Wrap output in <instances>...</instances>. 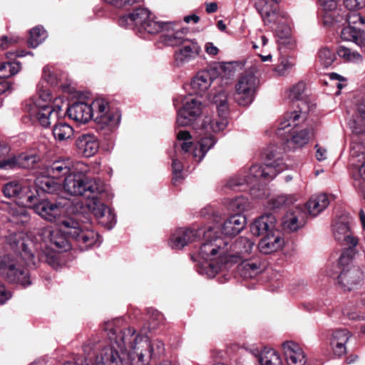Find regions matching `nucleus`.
<instances>
[{"label":"nucleus","instance_id":"obj_52","mask_svg":"<svg viewBox=\"0 0 365 365\" xmlns=\"http://www.w3.org/2000/svg\"><path fill=\"white\" fill-rule=\"evenodd\" d=\"M242 274L245 277H253L260 272L259 264L257 262H243Z\"/></svg>","mask_w":365,"mask_h":365},{"label":"nucleus","instance_id":"obj_2","mask_svg":"<svg viewBox=\"0 0 365 365\" xmlns=\"http://www.w3.org/2000/svg\"><path fill=\"white\" fill-rule=\"evenodd\" d=\"M115 321L112 320L105 322L103 325L104 331L110 335V344L103 345L97 344L94 345L91 343L84 346V351L88 355L91 354L93 349H98V353L96 355L94 365H131L133 358L131 355L125 351L124 347L116 336L117 330L115 329Z\"/></svg>","mask_w":365,"mask_h":365},{"label":"nucleus","instance_id":"obj_26","mask_svg":"<svg viewBox=\"0 0 365 365\" xmlns=\"http://www.w3.org/2000/svg\"><path fill=\"white\" fill-rule=\"evenodd\" d=\"M276 223L277 219L273 214H265L255 220L250 230L255 235L264 236L266 234L278 232L276 230Z\"/></svg>","mask_w":365,"mask_h":365},{"label":"nucleus","instance_id":"obj_11","mask_svg":"<svg viewBox=\"0 0 365 365\" xmlns=\"http://www.w3.org/2000/svg\"><path fill=\"white\" fill-rule=\"evenodd\" d=\"M213 102L217 110V117L205 116L202 121V129L206 132H220L227 125V94L221 91L213 97Z\"/></svg>","mask_w":365,"mask_h":365},{"label":"nucleus","instance_id":"obj_37","mask_svg":"<svg viewBox=\"0 0 365 365\" xmlns=\"http://www.w3.org/2000/svg\"><path fill=\"white\" fill-rule=\"evenodd\" d=\"M52 133L57 141L63 142L73 138L74 130L68 123L61 121L53 125Z\"/></svg>","mask_w":365,"mask_h":365},{"label":"nucleus","instance_id":"obj_28","mask_svg":"<svg viewBox=\"0 0 365 365\" xmlns=\"http://www.w3.org/2000/svg\"><path fill=\"white\" fill-rule=\"evenodd\" d=\"M70 118L80 123L88 122L93 116L91 105L84 102H76L67 109Z\"/></svg>","mask_w":365,"mask_h":365},{"label":"nucleus","instance_id":"obj_39","mask_svg":"<svg viewBox=\"0 0 365 365\" xmlns=\"http://www.w3.org/2000/svg\"><path fill=\"white\" fill-rule=\"evenodd\" d=\"M163 32L165 33L160 36V40L165 46H175L185 43L187 40L182 38L181 32H174L172 23L169 31H163Z\"/></svg>","mask_w":365,"mask_h":365},{"label":"nucleus","instance_id":"obj_36","mask_svg":"<svg viewBox=\"0 0 365 365\" xmlns=\"http://www.w3.org/2000/svg\"><path fill=\"white\" fill-rule=\"evenodd\" d=\"M302 215L300 210L288 212L283 217L282 225L284 230L294 232L304 225L303 220H299Z\"/></svg>","mask_w":365,"mask_h":365},{"label":"nucleus","instance_id":"obj_43","mask_svg":"<svg viewBox=\"0 0 365 365\" xmlns=\"http://www.w3.org/2000/svg\"><path fill=\"white\" fill-rule=\"evenodd\" d=\"M47 37L46 31L41 26L33 28L29 32L28 44L31 48L37 47Z\"/></svg>","mask_w":365,"mask_h":365},{"label":"nucleus","instance_id":"obj_30","mask_svg":"<svg viewBox=\"0 0 365 365\" xmlns=\"http://www.w3.org/2000/svg\"><path fill=\"white\" fill-rule=\"evenodd\" d=\"M332 231L336 240L351 247L356 246L358 241L352 236L347 222L343 220L334 222Z\"/></svg>","mask_w":365,"mask_h":365},{"label":"nucleus","instance_id":"obj_38","mask_svg":"<svg viewBox=\"0 0 365 365\" xmlns=\"http://www.w3.org/2000/svg\"><path fill=\"white\" fill-rule=\"evenodd\" d=\"M257 354L259 365H283L281 356L274 349H264L259 354L257 350Z\"/></svg>","mask_w":365,"mask_h":365},{"label":"nucleus","instance_id":"obj_27","mask_svg":"<svg viewBox=\"0 0 365 365\" xmlns=\"http://www.w3.org/2000/svg\"><path fill=\"white\" fill-rule=\"evenodd\" d=\"M20 69L21 66L19 62L7 61L0 63V95L11 91V84L5 78L16 74ZM2 100L0 98V106Z\"/></svg>","mask_w":365,"mask_h":365},{"label":"nucleus","instance_id":"obj_17","mask_svg":"<svg viewBox=\"0 0 365 365\" xmlns=\"http://www.w3.org/2000/svg\"><path fill=\"white\" fill-rule=\"evenodd\" d=\"M253 175L250 173V170L246 175L243 176H234L230 178L227 183L226 187L232 190H242L245 187H250V195L255 197H261L264 193L260 187L265 184L264 181L257 178L253 180Z\"/></svg>","mask_w":365,"mask_h":365},{"label":"nucleus","instance_id":"obj_35","mask_svg":"<svg viewBox=\"0 0 365 365\" xmlns=\"http://www.w3.org/2000/svg\"><path fill=\"white\" fill-rule=\"evenodd\" d=\"M329 200L324 193L312 195L307 202L306 207L308 213L315 217L323 212L329 205Z\"/></svg>","mask_w":365,"mask_h":365},{"label":"nucleus","instance_id":"obj_48","mask_svg":"<svg viewBox=\"0 0 365 365\" xmlns=\"http://www.w3.org/2000/svg\"><path fill=\"white\" fill-rule=\"evenodd\" d=\"M318 58L324 67H328L335 60V53L327 47L322 48L318 52Z\"/></svg>","mask_w":365,"mask_h":365},{"label":"nucleus","instance_id":"obj_18","mask_svg":"<svg viewBox=\"0 0 365 365\" xmlns=\"http://www.w3.org/2000/svg\"><path fill=\"white\" fill-rule=\"evenodd\" d=\"M254 245L255 242L245 237H240L232 243L228 241V251L225 254L226 264L245 260L253 250Z\"/></svg>","mask_w":365,"mask_h":365},{"label":"nucleus","instance_id":"obj_63","mask_svg":"<svg viewBox=\"0 0 365 365\" xmlns=\"http://www.w3.org/2000/svg\"><path fill=\"white\" fill-rule=\"evenodd\" d=\"M344 4L349 10L360 9L365 6V0H344Z\"/></svg>","mask_w":365,"mask_h":365},{"label":"nucleus","instance_id":"obj_10","mask_svg":"<svg viewBox=\"0 0 365 365\" xmlns=\"http://www.w3.org/2000/svg\"><path fill=\"white\" fill-rule=\"evenodd\" d=\"M234 71L230 63H221L213 67L199 71L192 78L190 86L193 92L202 95L217 77L230 78L234 76Z\"/></svg>","mask_w":365,"mask_h":365},{"label":"nucleus","instance_id":"obj_25","mask_svg":"<svg viewBox=\"0 0 365 365\" xmlns=\"http://www.w3.org/2000/svg\"><path fill=\"white\" fill-rule=\"evenodd\" d=\"M282 348L287 365H305L307 356L302 348L294 341H286Z\"/></svg>","mask_w":365,"mask_h":365},{"label":"nucleus","instance_id":"obj_12","mask_svg":"<svg viewBox=\"0 0 365 365\" xmlns=\"http://www.w3.org/2000/svg\"><path fill=\"white\" fill-rule=\"evenodd\" d=\"M259 79L252 73L246 72L235 85V99L242 106H247L254 100Z\"/></svg>","mask_w":365,"mask_h":365},{"label":"nucleus","instance_id":"obj_64","mask_svg":"<svg viewBox=\"0 0 365 365\" xmlns=\"http://www.w3.org/2000/svg\"><path fill=\"white\" fill-rule=\"evenodd\" d=\"M18 42V38H9L6 36H0V49H6Z\"/></svg>","mask_w":365,"mask_h":365},{"label":"nucleus","instance_id":"obj_53","mask_svg":"<svg viewBox=\"0 0 365 365\" xmlns=\"http://www.w3.org/2000/svg\"><path fill=\"white\" fill-rule=\"evenodd\" d=\"M292 203L286 195H279L272 198L269 201L268 207L271 210L282 207L283 205H289Z\"/></svg>","mask_w":365,"mask_h":365},{"label":"nucleus","instance_id":"obj_58","mask_svg":"<svg viewBox=\"0 0 365 365\" xmlns=\"http://www.w3.org/2000/svg\"><path fill=\"white\" fill-rule=\"evenodd\" d=\"M16 168H19L17 155H14L0 161V169L9 170Z\"/></svg>","mask_w":365,"mask_h":365},{"label":"nucleus","instance_id":"obj_44","mask_svg":"<svg viewBox=\"0 0 365 365\" xmlns=\"http://www.w3.org/2000/svg\"><path fill=\"white\" fill-rule=\"evenodd\" d=\"M295 61L291 56H280L279 62L274 67V71L278 76L287 74L294 66Z\"/></svg>","mask_w":365,"mask_h":365},{"label":"nucleus","instance_id":"obj_47","mask_svg":"<svg viewBox=\"0 0 365 365\" xmlns=\"http://www.w3.org/2000/svg\"><path fill=\"white\" fill-rule=\"evenodd\" d=\"M248 205L247 199L245 197L240 195L232 200L228 202L227 207L229 210L240 214L243 212Z\"/></svg>","mask_w":365,"mask_h":365},{"label":"nucleus","instance_id":"obj_32","mask_svg":"<svg viewBox=\"0 0 365 365\" xmlns=\"http://www.w3.org/2000/svg\"><path fill=\"white\" fill-rule=\"evenodd\" d=\"M350 337L351 333L347 329H336L333 331L330 344L335 355L340 357L346 354V344Z\"/></svg>","mask_w":365,"mask_h":365},{"label":"nucleus","instance_id":"obj_29","mask_svg":"<svg viewBox=\"0 0 365 365\" xmlns=\"http://www.w3.org/2000/svg\"><path fill=\"white\" fill-rule=\"evenodd\" d=\"M215 133V131L206 132L202 129V125L199 128V135L201 136L199 141L200 148H195L192 153L196 162L200 163L206 153L216 143L217 140L212 135V133Z\"/></svg>","mask_w":365,"mask_h":365},{"label":"nucleus","instance_id":"obj_61","mask_svg":"<svg viewBox=\"0 0 365 365\" xmlns=\"http://www.w3.org/2000/svg\"><path fill=\"white\" fill-rule=\"evenodd\" d=\"M349 128L351 129L352 133L356 135L361 136V140L365 138V125H359L355 120H351L349 123Z\"/></svg>","mask_w":365,"mask_h":365},{"label":"nucleus","instance_id":"obj_15","mask_svg":"<svg viewBox=\"0 0 365 365\" xmlns=\"http://www.w3.org/2000/svg\"><path fill=\"white\" fill-rule=\"evenodd\" d=\"M348 26L341 31V38L345 41L355 43L361 48L365 49V22L359 15H353L348 19Z\"/></svg>","mask_w":365,"mask_h":365},{"label":"nucleus","instance_id":"obj_56","mask_svg":"<svg viewBox=\"0 0 365 365\" xmlns=\"http://www.w3.org/2000/svg\"><path fill=\"white\" fill-rule=\"evenodd\" d=\"M99 223L108 230H110L115 224V216L110 208H108L105 215L100 218Z\"/></svg>","mask_w":365,"mask_h":365},{"label":"nucleus","instance_id":"obj_55","mask_svg":"<svg viewBox=\"0 0 365 365\" xmlns=\"http://www.w3.org/2000/svg\"><path fill=\"white\" fill-rule=\"evenodd\" d=\"M192 136L187 130H180L177 133V139L178 140H184L185 142L181 145L182 150L185 153L188 152L192 146V143L187 140H191Z\"/></svg>","mask_w":365,"mask_h":365},{"label":"nucleus","instance_id":"obj_34","mask_svg":"<svg viewBox=\"0 0 365 365\" xmlns=\"http://www.w3.org/2000/svg\"><path fill=\"white\" fill-rule=\"evenodd\" d=\"M245 225V217L240 214H235L224 222L221 227L222 232L225 236H235L244 229Z\"/></svg>","mask_w":365,"mask_h":365},{"label":"nucleus","instance_id":"obj_31","mask_svg":"<svg viewBox=\"0 0 365 365\" xmlns=\"http://www.w3.org/2000/svg\"><path fill=\"white\" fill-rule=\"evenodd\" d=\"M284 244V239L279 232L266 234L258 243V249L261 253L269 255L279 250Z\"/></svg>","mask_w":365,"mask_h":365},{"label":"nucleus","instance_id":"obj_46","mask_svg":"<svg viewBox=\"0 0 365 365\" xmlns=\"http://www.w3.org/2000/svg\"><path fill=\"white\" fill-rule=\"evenodd\" d=\"M52 177H44L36 180V185L41 190L47 193H55L60 190L61 184L56 182Z\"/></svg>","mask_w":365,"mask_h":365},{"label":"nucleus","instance_id":"obj_23","mask_svg":"<svg viewBox=\"0 0 365 365\" xmlns=\"http://www.w3.org/2000/svg\"><path fill=\"white\" fill-rule=\"evenodd\" d=\"M365 277L364 271L358 266L348 267L344 269L339 274V282L348 290L354 289Z\"/></svg>","mask_w":365,"mask_h":365},{"label":"nucleus","instance_id":"obj_54","mask_svg":"<svg viewBox=\"0 0 365 365\" xmlns=\"http://www.w3.org/2000/svg\"><path fill=\"white\" fill-rule=\"evenodd\" d=\"M172 168H173V183L176 185L182 179V170L183 168V166L179 160L177 159L173 160L172 163Z\"/></svg>","mask_w":365,"mask_h":365},{"label":"nucleus","instance_id":"obj_8","mask_svg":"<svg viewBox=\"0 0 365 365\" xmlns=\"http://www.w3.org/2000/svg\"><path fill=\"white\" fill-rule=\"evenodd\" d=\"M267 162L264 165H254L250 168L253 180L262 178L264 182L272 180L277 173L285 170L283 163V150L277 145H270L265 153Z\"/></svg>","mask_w":365,"mask_h":365},{"label":"nucleus","instance_id":"obj_42","mask_svg":"<svg viewBox=\"0 0 365 365\" xmlns=\"http://www.w3.org/2000/svg\"><path fill=\"white\" fill-rule=\"evenodd\" d=\"M277 42L279 47L284 46L292 49L295 46V41L290 37V29L287 26L278 27L276 29Z\"/></svg>","mask_w":365,"mask_h":365},{"label":"nucleus","instance_id":"obj_3","mask_svg":"<svg viewBox=\"0 0 365 365\" xmlns=\"http://www.w3.org/2000/svg\"><path fill=\"white\" fill-rule=\"evenodd\" d=\"M117 336L133 360L136 356L141 365L148 364L152 357L164 351L162 341L156 339L151 341L146 336L136 335L135 331L130 327L121 331Z\"/></svg>","mask_w":365,"mask_h":365},{"label":"nucleus","instance_id":"obj_59","mask_svg":"<svg viewBox=\"0 0 365 365\" xmlns=\"http://www.w3.org/2000/svg\"><path fill=\"white\" fill-rule=\"evenodd\" d=\"M261 16L266 25L274 23L277 19V14L274 11L268 10L267 8L262 9Z\"/></svg>","mask_w":365,"mask_h":365},{"label":"nucleus","instance_id":"obj_57","mask_svg":"<svg viewBox=\"0 0 365 365\" xmlns=\"http://www.w3.org/2000/svg\"><path fill=\"white\" fill-rule=\"evenodd\" d=\"M305 83L300 82L294 85L289 91V97L292 100H299L305 91Z\"/></svg>","mask_w":365,"mask_h":365},{"label":"nucleus","instance_id":"obj_5","mask_svg":"<svg viewBox=\"0 0 365 365\" xmlns=\"http://www.w3.org/2000/svg\"><path fill=\"white\" fill-rule=\"evenodd\" d=\"M215 231L213 227H208L206 230L202 229L204 242L202 243L199 255L201 258L208 261L218 259L217 265L208 264L204 265L200 272L206 274L208 277H214L220 270V265L226 264L225 259L228 251V241L224 238L215 236Z\"/></svg>","mask_w":365,"mask_h":365},{"label":"nucleus","instance_id":"obj_33","mask_svg":"<svg viewBox=\"0 0 365 365\" xmlns=\"http://www.w3.org/2000/svg\"><path fill=\"white\" fill-rule=\"evenodd\" d=\"M7 242L11 247L16 252H23L26 256L32 255L29 249L32 242L26 233L23 232L11 233L7 237Z\"/></svg>","mask_w":365,"mask_h":365},{"label":"nucleus","instance_id":"obj_62","mask_svg":"<svg viewBox=\"0 0 365 365\" xmlns=\"http://www.w3.org/2000/svg\"><path fill=\"white\" fill-rule=\"evenodd\" d=\"M43 79L46 81L47 84H56L57 83V78L54 73L48 66L43 68Z\"/></svg>","mask_w":365,"mask_h":365},{"label":"nucleus","instance_id":"obj_24","mask_svg":"<svg viewBox=\"0 0 365 365\" xmlns=\"http://www.w3.org/2000/svg\"><path fill=\"white\" fill-rule=\"evenodd\" d=\"M75 144L78 153L86 158L93 156L99 149L98 139L93 134L79 135Z\"/></svg>","mask_w":365,"mask_h":365},{"label":"nucleus","instance_id":"obj_4","mask_svg":"<svg viewBox=\"0 0 365 365\" xmlns=\"http://www.w3.org/2000/svg\"><path fill=\"white\" fill-rule=\"evenodd\" d=\"M52 96L47 86H37V97L31 99L28 111L32 120L38 122L42 127H48L52 121L57 120L61 110L62 101Z\"/></svg>","mask_w":365,"mask_h":365},{"label":"nucleus","instance_id":"obj_40","mask_svg":"<svg viewBox=\"0 0 365 365\" xmlns=\"http://www.w3.org/2000/svg\"><path fill=\"white\" fill-rule=\"evenodd\" d=\"M19 168H33L41 160V155L35 150H30L17 155Z\"/></svg>","mask_w":365,"mask_h":365},{"label":"nucleus","instance_id":"obj_14","mask_svg":"<svg viewBox=\"0 0 365 365\" xmlns=\"http://www.w3.org/2000/svg\"><path fill=\"white\" fill-rule=\"evenodd\" d=\"M0 274L4 275L11 282L20 284L24 287L31 284L26 269L16 264L9 256L0 252Z\"/></svg>","mask_w":365,"mask_h":365},{"label":"nucleus","instance_id":"obj_9","mask_svg":"<svg viewBox=\"0 0 365 365\" xmlns=\"http://www.w3.org/2000/svg\"><path fill=\"white\" fill-rule=\"evenodd\" d=\"M87 172L88 170L83 172L78 170L67 175L63 181L65 191L73 196L83 195L87 192L92 195L103 192V185L101 181L88 180L86 176Z\"/></svg>","mask_w":365,"mask_h":365},{"label":"nucleus","instance_id":"obj_41","mask_svg":"<svg viewBox=\"0 0 365 365\" xmlns=\"http://www.w3.org/2000/svg\"><path fill=\"white\" fill-rule=\"evenodd\" d=\"M89 201L87 207L90 212H91L95 217L99 220L102 218L108 210V207L101 202L99 198L93 195L92 197L88 196Z\"/></svg>","mask_w":365,"mask_h":365},{"label":"nucleus","instance_id":"obj_20","mask_svg":"<svg viewBox=\"0 0 365 365\" xmlns=\"http://www.w3.org/2000/svg\"><path fill=\"white\" fill-rule=\"evenodd\" d=\"M202 233V228L197 230L190 228H179L170 237L169 246L172 249L180 250L194 242Z\"/></svg>","mask_w":365,"mask_h":365},{"label":"nucleus","instance_id":"obj_60","mask_svg":"<svg viewBox=\"0 0 365 365\" xmlns=\"http://www.w3.org/2000/svg\"><path fill=\"white\" fill-rule=\"evenodd\" d=\"M359 179H355L354 185L359 187L361 190H364L365 187V160L359 167L358 169Z\"/></svg>","mask_w":365,"mask_h":365},{"label":"nucleus","instance_id":"obj_50","mask_svg":"<svg viewBox=\"0 0 365 365\" xmlns=\"http://www.w3.org/2000/svg\"><path fill=\"white\" fill-rule=\"evenodd\" d=\"M91 108H93V116L96 115H103V114H107V112L113 111V109H110L108 105V103L104 99H96L93 101L91 104Z\"/></svg>","mask_w":365,"mask_h":365},{"label":"nucleus","instance_id":"obj_51","mask_svg":"<svg viewBox=\"0 0 365 365\" xmlns=\"http://www.w3.org/2000/svg\"><path fill=\"white\" fill-rule=\"evenodd\" d=\"M22 187L16 181L6 183L3 188V192L6 197H19L21 195Z\"/></svg>","mask_w":365,"mask_h":365},{"label":"nucleus","instance_id":"obj_13","mask_svg":"<svg viewBox=\"0 0 365 365\" xmlns=\"http://www.w3.org/2000/svg\"><path fill=\"white\" fill-rule=\"evenodd\" d=\"M26 197V205L32 208L36 214L48 221H54L61 214L62 207L59 203L46 199L39 200L33 193L27 194Z\"/></svg>","mask_w":365,"mask_h":365},{"label":"nucleus","instance_id":"obj_1","mask_svg":"<svg viewBox=\"0 0 365 365\" xmlns=\"http://www.w3.org/2000/svg\"><path fill=\"white\" fill-rule=\"evenodd\" d=\"M45 240L50 242L52 249L66 252L71 248L73 241L81 250H87L100 245L99 235L89 225L79 222L73 218H67L60 223V228L51 227L42 229Z\"/></svg>","mask_w":365,"mask_h":365},{"label":"nucleus","instance_id":"obj_7","mask_svg":"<svg viewBox=\"0 0 365 365\" xmlns=\"http://www.w3.org/2000/svg\"><path fill=\"white\" fill-rule=\"evenodd\" d=\"M121 27L135 31L142 38L146 34H157L163 31H169L171 22L158 21L145 8H138L128 14L122 16L118 20Z\"/></svg>","mask_w":365,"mask_h":365},{"label":"nucleus","instance_id":"obj_21","mask_svg":"<svg viewBox=\"0 0 365 365\" xmlns=\"http://www.w3.org/2000/svg\"><path fill=\"white\" fill-rule=\"evenodd\" d=\"M201 48L195 41L186 40L182 46L175 52V63L183 66L194 60L200 53Z\"/></svg>","mask_w":365,"mask_h":365},{"label":"nucleus","instance_id":"obj_45","mask_svg":"<svg viewBox=\"0 0 365 365\" xmlns=\"http://www.w3.org/2000/svg\"><path fill=\"white\" fill-rule=\"evenodd\" d=\"M336 53L339 57L346 62L360 63L363 60L359 52L344 46H339Z\"/></svg>","mask_w":365,"mask_h":365},{"label":"nucleus","instance_id":"obj_19","mask_svg":"<svg viewBox=\"0 0 365 365\" xmlns=\"http://www.w3.org/2000/svg\"><path fill=\"white\" fill-rule=\"evenodd\" d=\"M202 103L196 98H185L182 107L178 110L176 123L178 126L190 125L202 113Z\"/></svg>","mask_w":365,"mask_h":365},{"label":"nucleus","instance_id":"obj_16","mask_svg":"<svg viewBox=\"0 0 365 365\" xmlns=\"http://www.w3.org/2000/svg\"><path fill=\"white\" fill-rule=\"evenodd\" d=\"M88 165L82 162L74 163L70 158H61L51 162L46 166L47 174L53 178L66 177L73 172L86 171Z\"/></svg>","mask_w":365,"mask_h":365},{"label":"nucleus","instance_id":"obj_22","mask_svg":"<svg viewBox=\"0 0 365 365\" xmlns=\"http://www.w3.org/2000/svg\"><path fill=\"white\" fill-rule=\"evenodd\" d=\"M120 111L113 108V111L107 112V114L96 115L95 120L98 130L103 135H109L117 129L120 124Z\"/></svg>","mask_w":365,"mask_h":365},{"label":"nucleus","instance_id":"obj_6","mask_svg":"<svg viewBox=\"0 0 365 365\" xmlns=\"http://www.w3.org/2000/svg\"><path fill=\"white\" fill-rule=\"evenodd\" d=\"M307 119V113L306 110H294L287 113L280 120L279 123L277 134L282 135V130L292 127L287 132L286 138V144L287 148L291 150L301 148L306 145L311 137L312 131L307 128H302L301 124L306 122Z\"/></svg>","mask_w":365,"mask_h":365},{"label":"nucleus","instance_id":"obj_49","mask_svg":"<svg viewBox=\"0 0 365 365\" xmlns=\"http://www.w3.org/2000/svg\"><path fill=\"white\" fill-rule=\"evenodd\" d=\"M38 257L41 262L48 264L54 269H57L60 267L58 255L55 252H42Z\"/></svg>","mask_w":365,"mask_h":365}]
</instances>
